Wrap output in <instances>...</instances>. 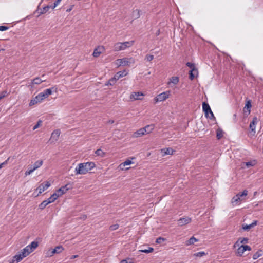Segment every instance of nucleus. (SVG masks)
Listing matches in <instances>:
<instances>
[{
    "instance_id": "obj_42",
    "label": "nucleus",
    "mask_w": 263,
    "mask_h": 263,
    "mask_svg": "<svg viewBox=\"0 0 263 263\" xmlns=\"http://www.w3.org/2000/svg\"><path fill=\"white\" fill-rule=\"evenodd\" d=\"M61 0H56L53 5H51V8L52 9H54L61 2Z\"/></svg>"
},
{
    "instance_id": "obj_35",
    "label": "nucleus",
    "mask_w": 263,
    "mask_h": 263,
    "mask_svg": "<svg viewBox=\"0 0 263 263\" xmlns=\"http://www.w3.org/2000/svg\"><path fill=\"white\" fill-rule=\"evenodd\" d=\"M194 71H197V69H192L190 71L189 78H190V80H193L195 78V76H194V74L193 73V72H194Z\"/></svg>"
},
{
    "instance_id": "obj_47",
    "label": "nucleus",
    "mask_w": 263,
    "mask_h": 263,
    "mask_svg": "<svg viewBox=\"0 0 263 263\" xmlns=\"http://www.w3.org/2000/svg\"><path fill=\"white\" fill-rule=\"evenodd\" d=\"M42 123V122L41 120H39L37 121L36 124L33 126V130H35V129H37L38 127H39L41 126Z\"/></svg>"
},
{
    "instance_id": "obj_39",
    "label": "nucleus",
    "mask_w": 263,
    "mask_h": 263,
    "mask_svg": "<svg viewBox=\"0 0 263 263\" xmlns=\"http://www.w3.org/2000/svg\"><path fill=\"white\" fill-rule=\"evenodd\" d=\"M54 89V87H52L51 88L47 89L44 90L46 94L48 96V97L52 94V90Z\"/></svg>"
},
{
    "instance_id": "obj_9",
    "label": "nucleus",
    "mask_w": 263,
    "mask_h": 263,
    "mask_svg": "<svg viewBox=\"0 0 263 263\" xmlns=\"http://www.w3.org/2000/svg\"><path fill=\"white\" fill-rule=\"evenodd\" d=\"M39 246V243L37 241H32L31 244L27 246L23 249L24 250V252L27 253L29 255L30 253L32 252Z\"/></svg>"
},
{
    "instance_id": "obj_31",
    "label": "nucleus",
    "mask_w": 263,
    "mask_h": 263,
    "mask_svg": "<svg viewBox=\"0 0 263 263\" xmlns=\"http://www.w3.org/2000/svg\"><path fill=\"white\" fill-rule=\"evenodd\" d=\"M101 53V51L99 50V48H96L94 50L92 55L95 57H98Z\"/></svg>"
},
{
    "instance_id": "obj_17",
    "label": "nucleus",
    "mask_w": 263,
    "mask_h": 263,
    "mask_svg": "<svg viewBox=\"0 0 263 263\" xmlns=\"http://www.w3.org/2000/svg\"><path fill=\"white\" fill-rule=\"evenodd\" d=\"M68 184H66L56 191L60 196L65 194L69 189V188L68 187Z\"/></svg>"
},
{
    "instance_id": "obj_56",
    "label": "nucleus",
    "mask_w": 263,
    "mask_h": 263,
    "mask_svg": "<svg viewBox=\"0 0 263 263\" xmlns=\"http://www.w3.org/2000/svg\"><path fill=\"white\" fill-rule=\"evenodd\" d=\"M115 81L117 82V80H118L120 78L118 76V74L116 73V74L114 76V77L112 78Z\"/></svg>"
},
{
    "instance_id": "obj_59",
    "label": "nucleus",
    "mask_w": 263,
    "mask_h": 263,
    "mask_svg": "<svg viewBox=\"0 0 263 263\" xmlns=\"http://www.w3.org/2000/svg\"><path fill=\"white\" fill-rule=\"evenodd\" d=\"M114 123V120H109L107 121V123L108 124H113Z\"/></svg>"
},
{
    "instance_id": "obj_27",
    "label": "nucleus",
    "mask_w": 263,
    "mask_h": 263,
    "mask_svg": "<svg viewBox=\"0 0 263 263\" xmlns=\"http://www.w3.org/2000/svg\"><path fill=\"white\" fill-rule=\"evenodd\" d=\"M43 163V162L42 160H37L34 163L32 166L36 170L41 167Z\"/></svg>"
},
{
    "instance_id": "obj_21",
    "label": "nucleus",
    "mask_w": 263,
    "mask_h": 263,
    "mask_svg": "<svg viewBox=\"0 0 263 263\" xmlns=\"http://www.w3.org/2000/svg\"><path fill=\"white\" fill-rule=\"evenodd\" d=\"M140 10L138 9H136L133 10L132 12V17L134 19H137L140 17Z\"/></svg>"
},
{
    "instance_id": "obj_33",
    "label": "nucleus",
    "mask_w": 263,
    "mask_h": 263,
    "mask_svg": "<svg viewBox=\"0 0 263 263\" xmlns=\"http://www.w3.org/2000/svg\"><path fill=\"white\" fill-rule=\"evenodd\" d=\"M154 250V249L152 248V247H148V248L147 249H143V250H139V251L141 252H143V253H151V252H152Z\"/></svg>"
},
{
    "instance_id": "obj_20",
    "label": "nucleus",
    "mask_w": 263,
    "mask_h": 263,
    "mask_svg": "<svg viewBox=\"0 0 263 263\" xmlns=\"http://www.w3.org/2000/svg\"><path fill=\"white\" fill-rule=\"evenodd\" d=\"M248 239L247 238H239V239L235 242L234 245V247H235L236 246H239L240 243H243L247 242Z\"/></svg>"
},
{
    "instance_id": "obj_1",
    "label": "nucleus",
    "mask_w": 263,
    "mask_h": 263,
    "mask_svg": "<svg viewBox=\"0 0 263 263\" xmlns=\"http://www.w3.org/2000/svg\"><path fill=\"white\" fill-rule=\"evenodd\" d=\"M96 165L94 162H87L86 163H79L76 167L74 172L76 175L86 174L89 171H91L95 167Z\"/></svg>"
},
{
    "instance_id": "obj_22",
    "label": "nucleus",
    "mask_w": 263,
    "mask_h": 263,
    "mask_svg": "<svg viewBox=\"0 0 263 263\" xmlns=\"http://www.w3.org/2000/svg\"><path fill=\"white\" fill-rule=\"evenodd\" d=\"M244 249V247H243V245H241L239 247V248H238L237 251H236V254L237 256H242L243 253L245 252V250Z\"/></svg>"
},
{
    "instance_id": "obj_16",
    "label": "nucleus",
    "mask_w": 263,
    "mask_h": 263,
    "mask_svg": "<svg viewBox=\"0 0 263 263\" xmlns=\"http://www.w3.org/2000/svg\"><path fill=\"white\" fill-rule=\"evenodd\" d=\"M161 152L163 153L162 156H164L166 155H173L175 152V150L172 148H163L161 149Z\"/></svg>"
},
{
    "instance_id": "obj_37",
    "label": "nucleus",
    "mask_w": 263,
    "mask_h": 263,
    "mask_svg": "<svg viewBox=\"0 0 263 263\" xmlns=\"http://www.w3.org/2000/svg\"><path fill=\"white\" fill-rule=\"evenodd\" d=\"M166 239L165 238L159 237L156 239V243L158 244L161 243L162 242L165 241Z\"/></svg>"
},
{
    "instance_id": "obj_51",
    "label": "nucleus",
    "mask_w": 263,
    "mask_h": 263,
    "mask_svg": "<svg viewBox=\"0 0 263 263\" xmlns=\"http://www.w3.org/2000/svg\"><path fill=\"white\" fill-rule=\"evenodd\" d=\"M116 81H115L112 78H111L109 80V83H110V86H112L115 84Z\"/></svg>"
},
{
    "instance_id": "obj_14",
    "label": "nucleus",
    "mask_w": 263,
    "mask_h": 263,
    "mask_svg": "<svg viewBox=\"0 0 263 263\" xmlns=\"http://www.w3.org/2000/svg\"><path fill=\"white\" fill-rule=\"evenodd\" d=\"M144 96L143 93L141 92H134L131 93L130 99L134 100H142V97Z\"/></svg>"
},
{
    "instance_id": "obj_24",
    "label": "nucleus",
    "mask_w": 263,
    "mask_h": 263,
    "mask_svg": "<svg viewBox=\"0 0 263 263\" xmlns=\"http://www.w3.org/2000/svg\"><path fill=\"white\" fill-rule=\"evenodd\" d=\"M50 8H51V6L50 5H47L44 7L43 8L41 9L40 11L39 12L40 15L45 14L49 10Z\"/></svg>"
},
{
    "instance_id": "obj_30",
    "label": "nucleus",
    "mask_w": 263,
    "mask_h": 263,
    "mask_svg": "<svg viewBox=\"0 0 263 263\" xmlns=\"http://www.w3.org/2000/svg\"><path fill=\"white\" fill-rule=\"evenodd\" d=\"M117 73L118 74L119 78H121L126 76L128 74V72L125 70H124L123 71H119Z\"/></svg>"
},
{
    "instance_id": "obj_13",
    "label": "nucleus",
    "mask_w": 263,
    "mask_h": 263,
    "mask_svg": "<svg viewBox=\"0 0 263 263\" xmlns=\"http://www.w3.org/2000/svg\"><path fill=\"white\" fill-rule=\"evenodd\" d=\"M50 185L51 184L49 182L47 181L45 184L44 183L40 184L36 190V191H39V194H41L44 191L47 190L50 186Z\"/></svg>"
},
{
    "instance_id": "obj_53",
    "label": "nucleus",
    "mask_w": 263,
    "mask_h": 263,
    "mask_svg": "<svg viewBox=\"0 0 263 263\" xmlns=\"http://www.w3.org/2000/svg\"><path fill=\"white\" fill-rule=\"evenodd\" d=\"M32 172H33L32 171V170H30V169L28 168V170L25 172V174L26 176H28L30 175Z\"/></svg>"
},
{
    "instance_id": "obj_2",
    "label": "nucleus",
    "mask_w": 263,
    "mask_h": 263,
    "mask_svg": "<svg viewBox=\"0 0 263 263\" xmlns=\"http://www.w3.org/2000/svg\"><path fill=\"white\" fill-rule=\"evenodd\" d=\"M134 41H126L124 42H118L115 44L114 46V50L115 51L124 50L134 45Z\"/></svg>"
},
{
    "instance_id": "obj_60",
    "label": "nucleus",
    "mask_w": 263,
    "mask_h": 263,
    "mask_svg": "<svg viewBox=\"0 0 263 263\" xmlns=\"http://www.w3.org/2000/svg\"><path fill=\"white\" fill-rule=\"evenodd\" d=\"M78 257V255H72V256H71V257H70V259H74V258H77V257Z\"/></svg>"
},
{
    "instance_id": "obj_36",
    "label": "nucleus",
    "mask_w": 263,
    "mask_h": 263,
    "mask_svg": "<svg viewBox=\"0 0 263 263\" xmlns=\"http://www.w3.org/2000/svg\"><path fill=\"white\" fill-rule=\"evenodd\" d=\"M9 93L7 92L6 90L2 91L0 93V100L5 98L6 96H8Z\"/></svg>"
},
{
    "instance_id": "obj_58",
    "label": "nucleus",
    "mask_w": 263,
    "mask_h": 263,
    "mask_svg": "<svg viewBox=\"0 0 263 263\" xmlns=\"http://www.w3.org/2000/svg\"><path fill=\"white\" fill-rule=\"evenodd\" d=\"M250 224L251 225L252 228H253V227H254L255 226H256L257 224V221H254Z\"/></svg>"
},
{
    "instance_id": "obj_19",
    "label": "nucleus",
    "mask_w": 263,
    "mask_h": 263,
    "mask_svg": "<svg viewBox=\"0 0 263 263\" xmlns=\"http://www.w3.org/2000/svg\"><path fill=\"white\" fill-rule=\"evenodd\" d=\"M44 81L45 80H42L40 78L36 77L31 81V82L29 86H30L31 87H32L34 84H40Z\"/></svg>"
},
{
    "instance_id": "obj_23",
    "label": "nucleus",
    "mask_w": 263,
    "mask_h": 263,
    "mask_svg": "<svg viewBox=\"0 0 263 263\" xmlns=\"http://www.w3.org/2000/svg\"><path fill=\"white\" fill-rule=\"evenodd\" d=\"M198 241V240L194 236L191 237L188 240L186 241V245L190 246L194 244L195 242Z\"/></svg>"
},
{
    "instance_id": "obj_48",
    "label": "nucleus",
    "mask_w": 263,
    "mask_h": 263,
    "mask_svg": "<svg viewBox=\"0 0 263 263\" xmlns=\"http://www.w3.org/2000/svg\"><path fill=\"white\" fill-rule=\"evenodd\" d=\"M186 65L187 66L190 67L191 69V70L192 69H196L195 68L194 64L192 63H191V62H187Z\"/></svg>"
},
{
    "instance_id": "obj_43",
    "label": "nucleus",
    "mask_w": 263,
    "mask_h": 263,
    "mask_svg": "<svg viewBox=\"0 0 263 263\" xmlns=\"http://www.w3.org/2000/svg\"><path fill=\"white\" fill-rule=\"evenodd\" d=\"M51 197L55 201L58 197H60V195L58 194V192L56 191L54 193H53Z\"/></svg>"
},
{
    "instance_id": "obj_34",
    "label": "nucleus",
    "mask_w": 263,
    "mask_h": 263,
    "mask_svg": "<svg viewBox=\"0 0 263 263\" xmlns=\"http://www.w3.org/2000/svg\"><path fill=\"white\" fill-rule=\"evenodd\" d=\"M223 136L222 131L220 129H218L216 131V137L218 139H220Z\"/></svg>"
},
{
    "instance_id": "obj_29",
    "label": "nucleus",
    "mask_w": 263,
    "mask_h": 263,
    "mask_svg": "<svg viewBox=\"0 0 263 263\" xmlns=\"http://www.w3.org/2000/svg\"><path fill=\"white\" fill-rule=\"evenodd\" d=\"M95 154L97 156H101L102 157H103L105 155V153L103 152L101 149H98L95 151Z\"/></svg>"
},
{
    "instance_id": "obj_49",
    "label": "nucleus",
    "mask_w": 263,
    "mask_h": 263,
    "mask_svg": "<svg viewBox=\"0 0 263 263\" xmlns=\"http://www.w3.org/2000/svg\"><path fill=\"white\" fill-rule=\"evenodd\" d=\"M252 228V226L251 224H246V225H243L242 226V229L243 230H248Z\"/></svg>"
},
{
    "instance_id": "obj_52",
    "label": "nucleus",
    "mask_w": 263,
    "mask_h": 263,
    "mask_svg": "<svg viewBox=\"0 0 263 263\" xmlns=\"http://www.w3.org/2000/svg\"><path fill=\"white\" fill-rule=\"evenodd\" d=\"M46 200L48 204L53 202L54 201L51 196Z\"/></svg>"
},
{
    "instance_id": "obj_46",
    "label": "nucleus",
    "mask_w": 263,
    "mask_h": 263,
    "mask_svg": "<svg viewBox=\"0 0 263 263\" xmlns=\"http://www.w3.org/2000/svg\"><path fill=\"white\" fill-rule=\"evenodd\" d=\"M132 163V161L131 160H126L125 162H124L123 163H122L121 164H120V166L121 165H123L124 166H125V165H130Z\"/></svg>"
},
{
    "instance_id": "obj_5",
    "label": "nucleus",
    "mask_w": 263,
    "mask_h": 263,
    "mask_svg": "<svg viewBox=\"0 0 263 263\" xmlns=\"http://www.w3.org/2000/svg\"><path fill=\"white\" fill-rule=\"evenodd\" d=\"M202 109L203 111L204 112L205 116L206 118H209L210 119H212L214 117L211 107L207 103L205 102L202 103Z\"/></svg>"
},
{
    "instance_id": "obj_45",
    "label": "nucleus",
    "mask_w": 263,
    "mask_h": 263,
    "mask_svg": "<svg viewBox=\"0 0 263 263\" xmlns=\"http://www.w3.org/2000/svg\"><path fill=\"white\" fill-rule=\"evenodd\" d=\"M145 59L148 61H151L154 59V55L152 54H147L145 57Z\"/></svg>"
},
{
    "instance_id": "obj_44",
    "label": "nucleus",
    "mask_w": 263,
    "mask_h": 263,
    "mask_svg": "<svg viewBox=\"0 0 263 263\" xmlns=\"http://www.w3.org/2000/svg\"><path fill=\"white\" fill-rule=\"evenodd\" d=\"M255 164V161H249L246 163V165L247 167L253 166Z\"/></svg>"
},
{
    "instance_id": "obj_40",
    "label": "nucleus",
    "mask_w": 263,
    "mask_h": 263,
    "mask_svg": "<svg viewBox=\"0 0 263 263\" xmlns=\"http://www.w3.org/2000/svg\"><path fill=\"white\" fill-rule=\"evenodd\" d=\"M38 95L43 99V100L48 97L44 91L43 92H42L39 93Z\"/></svg>"
},
{
    "instance_id": "obj_15",
    "label": "nucleus",
    "mask_w": 263,
    "mask_h": 263,
    "mask_svg": "<svg viewBox=\"0 0 263 263\" xmlns=\"http://www.w3.org/2000/svg\"><path fill=\"white\" fill-rule=\"evenodd\" d=\"M43 101V99L37 95L36 97L32 98L29 103V105L30 106H33L38 103H40Z\"/></svg>"
},
{
    "instance_id": "obj_57",
    "label": "nucleus",
    "mask_w": 263,
    "mask_h": 263,
    "mask_svg": "<svg viewBox=\"0 0 263 263\" xmlns=\"http://www.w3.org/2000/svg\"><path fill=\"white\" fill-rule=\"evenodd\" d=\"M243 247H244L243 249H245V251L247 250L250 251L251 250V247L248 245H245V246L243 245Z\"/></svg>"
},
{
    "instance_id": "obj_3",
    "label": "nucleus",
    "mask_w": 263,
    "mask_h": 263,
    "mask_svg": "<svg viewBox=\"0 0 263 263\" xmlns=\"http://www.w3.org/2000/svg\"><path fill=\"white\" fill-rule=\"evenodd\" d=\"M154 124L148 125L145 127L141 128L135 132L134 136L137 138L142 136L145 134H149L154 130Z\"/></svg>"
},
{
    "instance_id": "obj_54",
    "label": "nucleus",
    "mask_w": 263,
    "mask_h": 263,
    "mask_svg": "<svg viewBox=\"0 0 263 263\" xmlns=\"http://www.w3.org/2000/svg\"><path fill=\"white\" fill-rule=\"evenodd\" d=\"M32 172H33L32 171V170H30V169L28 168V170L25 172V174L26 176H28L30 175Z\"/></svg>"
},
{
    "instance_id": "obj_32",
    "label": "nucleus",
    "mask_w": 263,
    "mask_h": 263,
    "mask_svg": "<svg viewBox=\"0 0 263 263\" xmlns=\"http://www.w3.org/2000/svg\"><path fill=\"white\" fill-rule=\"evenodd\" d=\"M49 204L46 200L43 201L41 204H39V207L40 209L43 210L45 207Z\"/></svg>"
},
{
    "instance_id": "obj_10",
    "label": "nucleus",
    "mask_w": 263,
    "mask_h": 263,
    "mask_svg": "<svg viewBox=\"0 0 263 263\" xmlns=\"http://www.w3.org/2000/svg\"><path fill=\"white\" fill-rule=\"evenodd\" d=\"M64 250V248L62 246H58L54 249L49 250L47 252L48 256L51 257L54 254H59Z\"/></svg>"
},
{
    "instance_id": "obj_61",
    "label": "nucleus",
    "mask_w": 263,
    "mask_h": 263,
    "mask_svg": "<svg viewBox=\"0 0 263 263\" xmlns=\"http://www.w3.org/2000/svg\"><path fill=\"white\" fill-rule=\"evenodd\" d=\"M9 158H8L5 162H3L2 163L4 165H6V164H7L8 161H9Z\"/></svg>"
},
{
    "instance_id": "obj_41",
    "label": "nucleus",
    "mask_w": 263,
    "mask_h": 263,
    "mask_svg": "<svg viewBox=\"0 0 263 263\" xmlns=\"http://www.w3.org/2000/svg\"><path fill=\"white\" fill-rule=\"evenodd\" d=\"M119 227V225L118 224H113L110 226L109 229L111 231H114L118 229Z\"/></svg>"
},
{
    "instance_id": "obj_8",
    "label": "nucleus",
    "mask_w": 263,
    "mask_h": 263,
    "mask_svg": "<svg viewBox=\"0 0 263 263\" xmlns=\"http://www.w3.org/2000/svg\"><path fill=\"white\" fill-rule=\"evenodd\" d=\"M248 194V191L245 190L241 193H238L236 196H234L232 199V203H237L238 201L243 200L242 197L246 196Z\"/></svg>"
},
{
    "instance_id": "obj_50",
    "label": "nucleus",
    "mask_w": 263,
    "mask_h": 263,
    "mask_svg": "<svg viewBox=\"0 0 263 263\" xmlns=\"http://www.w3.org/2000/svg\"><path fill=\"white\" fill-rule=\"evenodd\" d=\"M9 27L6 26H0V31H4L8 30Z\"/></svg>"
},
{
    "instance_id": "obj_4",
    "label": "nucleus",
    "mask_w": 263,
    "mask_h": 263,
    "mask_svg": "<svg viewBox=\"0 0 263 263\" xmlns=\"http://www.w3.org/2000/svg\"><path fill=\"white\" fill-rule=\"evenodd\" d=\"M28 255L27 253L26 252L25 253L24 252V250L22 249L17 254L13 257L10 263H18Z\"/></svg>"
},
{
    "instance_id": "obj_55",
    "label": "nucleus",
    "mask_w": 263,
    "mask_h": 263,
    "mask_svg": "<svg viewBox=\"0 0 263 263\" xmlns=\"http://www.w3.org/2000/svg\"><path fill=\"white\" fill-rule=\"evenodd\" d=\"M74 6V5H70V7H69V8H68V9L66 10V12H70V11L72 10V9L73 8Z\"/></svg>"
},
{
    "instance_id": "obj_6",
    "label": "nucleus",
    "mask_w": 263,
    "mask_h": 263,
    "mask_svg": "<svg viewBox=\"0 0 263 263\" xmlns=\"http://www.w3.org/2000/svg\"><path fill=\"white\" fill-rule=\"evenodd\" d=\"M170 95V92L169 91H166L165 92H163L158 95H157L154 99V103H157L158 102L164 101L169 98Z\"/></svg>"
},
{
    "instance_id": "obj_11",
    "label": "nucleus",
    "mask_w": 263,
    "mask_h": 263,
    "mask_svg": "<svg viewBox=\"0 0 263 263\" xmlns=\"http://www.w3.org/2000/svg\"><path fill=\"white\" fill-rule=\"evenodd\" d=\"M191 222V218L188 217H182L178 220V225L182 227Z\"/></svg>"
},
{
    "instance_id": "obj_63",
    "label": "nucleus",
    "mask_w": 263,
    "mask_h": 263,
    "mask_svg": "<svg viewBox=\"0 0 263 263\" xmlns=\"http://www.w3.org/2000/svg\"><path fill=\"white\" fill-rule=\"evenodd\" d=\"M120 263H128L127 261L125 259L122 260L120 261Z\"/></svg>"
},
{
    "instance_id": "obj_26",
    "label": "nucleus",
    "mask_w": 263,
    "mask_h": 263,
    "mask_svg": "<svg viewBox=\"0 0 263 263\" xmlns=\"http://www.w3.org/2000/svg\"><path fill=\"white\" fill-rule=\"evenodd\" d=\"M262 255V250H258L253 255V259L255 260Z\"/></svg>"
},
{
    "instance_id": "obj_28",
    "label": "nucleus",
    "mask_w": 263,
    "mask_h": 263,
    "mask_svg": "<svg viewBox=\"0 0 263 263\" xmlns=\"http://www.w3.org/2000/svg\"><path fill=\"white\" fill-rule=\"evenodd\" d=\"M251 107V100H248L247 102H246V105H245V106L243 108V110H245V109L246 108H247V109H248V112H249V114L250 112V108Z\"/></svg>"
},
{
    "instance_id": "obj_7",
    "label": "nucleus",
    "mask_w": 263,
    "mask_h": 263,
    "mask_svg": "<svg viewBox=\"0 0 263 263\" xmlns=\"http://www.w3.org/2000/svg\"><path fill=\"white\" fill-rule=\"evenodd\" d=\"M119 62V66H129L132 64L135 63V60L133 58H125L122 59H119L117 60Z\"/></svg>"
},
{
    "instance_id": "obj_25",
    "label": "nucleus",
    "mask_w": 263,
    "mask_h": 263,
    "mask_svg": "<svg viewBox=\"0 0 263 263\" xmlns=\"http://www.w3.org/2000/svg\"><path fill=\"white\" fill-rule=\"evenodd\" d=\"M179 79L178 77H172L170 79V82L168 83V84H170L171 83H173V84L175 85L177 84L179 82Z\"/></svg>"
},
{
    "instance_id": "obj_18",
    "label": "nucleus",
    "mask_w": 263,
    "mask_h": 263,
    "mask_svg": "<svg viewBox=\"0 0 263 263\" xmlns=\"http://www.w3.org/2000/svg\"><path fill=\"white\" fill-rule=\"evenodd\" d=\"M257 122V118L256 117H254L252 121L250 123L249 128L252 131L255 132V128H256V124Z\"/></svg>"
},
{
    "instance_id": "obj_62",
    "label": "nucleus",
    "mask_w": 263,
    "mask_h": 263,
    "mask_svg": "<svg viewBox=\"0 0 263 263\" xmlns=\"http://www.w3.org/2000/svg\"><path fill=\"white\" fill-rule=\"evenodd\" d=\"M29 169H30V170H32V172H34L35 170V169L34 168V167L32 166H31L30 167H29Z\"/></svg>"
},
{
    "instance_id": "obj_38",
    "label": "nucleus",
    "mask_w": 263,
    "mask_h": 263,
    "mask_svg": "<svg viewBox=\"0 0 263 263\" xmlns=\"http://www.w3.org/2000/svg\"><path fill=\"white\" fill-rule=\"evenodd\" d=\"M206 255V253L204 251L199 252L194 254V256L196 257H202Z\"/></svg>"
},
{
    "instance_id": "obj_12",
    "label": "nucleus",
    "mask_w": 263,
    "mask_h": 263,
    "mask_svg": "<svg viewBox=\"0 0 263 263\" xmlns=\"http://www.w3.org/2000/svg\"><path fill=\"white\" fill-rule=\"evenodd\" d=\"M60 134L61 132L60 129L54 130L51 134L50 140L52 142L57 141L59 139Z\"/></svg>"
},
{
    "instance_id": "obj_64",
    "label": "nucleus",
    "mask_w": 263,
    "mask_h": 263,
    "mask_svg": "<svg viewBox=\"0 0 263 263\" xmlns=\"http://www.w3.org/2000/svg\"><path fill=\"white\" fill-rule=\"evenodd\" d=\"M110 83H109V81L105 84V86H109Z\"/></svg>"
}]
</instances>
